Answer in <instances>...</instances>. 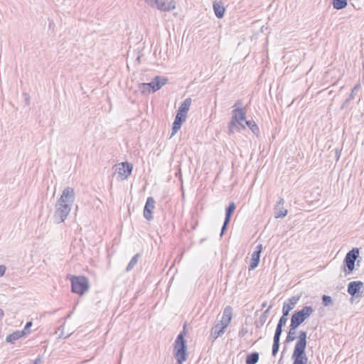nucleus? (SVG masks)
Returning a JSON list of instances; mask_svg holds the SVG:
<instances>
[{
  "label": "nucleus",
  "mask_w": 364,
  "mask_h": 364,
  "mask_svg": "<svg viewBox=\"0 0 364 364\" xmlns=\"http://www.w3.org/2000/svg\"><path fill=\"white\" fill-rule=\"evenodd\" d=\"M6 271V267L4 265H0V277L3 276Z\"/></svg>",
  "instance_id": "39"
},
{
  "label": "nucleus",
  "mask_w": 364,
  "mask_h": 364,
  "mask_svg": "<svg viewBox=\"0 0 364 364\" xmlns=\"http://www.w3.org/2000/svg\"><path fill=\"white\" fill-rule=\"evenodd\" d=\"M236 208L235 204L234 202H231L229 203L228 206L225 209V217L227 220H231L232 215Z\"/></svg>",
  "instance_id": "26"
},
{
  "label": "nucleus",
  "mask_w": 364,
  "mask_h": 364,
  "mask_svg": "<svg viewBox=\"0 0 364 364\" xmlns=\"http://www.w3.org/2000/svg\"><path fill=\"white\" fill-rule=\"evenodd\" d=\"M4 315V311L1 309H0V320H1Z\"/></svg>",
  "instance_id": "43"
},
{
  "label": "nucleus",
  "mask_w": 364,
  "mask_h": 364,
  "mask_svg": "<svg viewBox=\"0 0 364 364\" xmlns=\"http://www.w3.org/2000/svg\"><path fill=\"white\" fill-rule=\"evenodd\" d=\"M178 174L181 175V173L179 172V173H176V176H178Z\"/></svg>",
  "instance_id": "46"
},
{
  "label": "nucleus",
  "mask_w": 364,
  "mask_h": 364,
  "mask_svg": "<svg viewBox=\"0 0 364 364\" xmlns=\"http://www.w3.org/2000/svg\"><path fill=\"white\" fill-rule=\"evenodd\" d=\"M259 354L257 352H253L248 354L245 358L246 364H256L259 361Z\"/></svg>",
  "instance_id": "23"
},
{
  "label": "nucleus",
  "mask_w": 364,
  "mask_h": 364,
  "mask_svg": "<svg viewBox=\"0 0 364 364\" xmlns=\"http://www.w3.org/2000/svg\"><path fill=\"white\" fill-rule=\"evenodd\" d=\"M41 361V357H38V358H37L34 360V362H33V364H38Z\"/></svg>",
  "instance_id": "41"
},
{
  "label": "nucleus",
  "mask_w": 364,
  "mask_h": 364,
  "mask_svg": "<svg viewBox=\"0 0 364 364\" xmlns=\"http://www.w3.org/2000/svg\"><path fill=\"white\" fill-rule=\"evenodd\" d=\"M227 327L220 324L218 323L214 325V326L211 328L210 332V338L213 339V341L216 340L218 337L221 336L225 331Z\"/></svg>",
  "instance_id": "17"
},
{
  "label": "nucleus",
  "mask_w": 364,
  "mask_h": 364,
  "mask_svg": "<svg viewBox=\"0 0 364 364\" xmlns=\"http://www.w3.org/2000/svg\"><path fill=\"white\" fill-rule=\"evenodd\" d=\"M186 119V115L176 113L175 119L173 122L172 132L170 137H172L177 133V132L181 129L183 122H184Z\"/></svg>",
  "instance_id": "14"
},
{
  "label": "nucleus",
  "mask_w": 364,
  "mask_h": 364,
  "mask_svg": "<svg viewBox=\"0 0 364 364\" xmlns=\"http://www.w3.org/2000/svg\"><path fill=\"white\" fill-rule=\"evenodd\" d=\"M284 200L280 198L274 208V216L276 218H284L287 215V210L284 208Z\"/></svg>",
  "instance_id": "16"
},
{
  "label": "nucleus",
  "mask_w": 364,
  "mask_h": 364,
  "mask_svg": "<svg viewBox=\"0 0 364 364\" xmlns=\"http://www.w3.org/2000/svg\"><path fill=\"white\" fill-rule=\"evenodd\" d=\"M74 200V189L70 187L65 188L55 205V211L53 218L55 223H61L67 219Z\"/></svg>",
  "instance_id": "1"
},
{
  "label": "nucleus",
  "mask_w": 364,
  "mask_h": 364,
  "mask_svg": "<svg viewBox=\"0 0 364 364\" xmlns=\"http://www.w3.org/2000/svg\"><path fill=\"white\" fill-rule=\"evenodd\" d=\"M71 290L73 293L83 295L90 288L88 279L85 276H72Z\"/></svg>",
  "instance_id": "5"
},
{
  "label": "nucleus",
  "mask_w": 364,
  "mask_h": 364,
  "mask_svg": "<svg viewBox=\"0 0 364 364\" xmlns=\"http://www.w3.org/2000/svg\"><path fill=\"white\" fill-rule=\"evenodd\" d=\"M146 84L147 83L143 82V83H140L139 85V89L141 90V93H143V94H148L151 92L149 87L145 86V85H146Z\"/></svg>",
  "instance_id": "32"
},
{
  "label": "nucleus",
  "mask_w": 364,
  "mask_h": 364,
  "mask_svg": "<svg viewBox=\"0 0 364 364\" xmlns=\"http://www.w3.org/2000/svg\"><path fill=\"white\" fill-rule=\"evenodd\" d=\"M132 169L133 165L129 162L124 161L119 164V166L116 168V173L121 180H124L131 175Z\"/></svg>",
  "instance_id": "10"
},
{
  "label": "nucleus",
  "mask_w": 364,
  "mask_h": 364,
  "mask_svg": "<svg viewBox=\"0 0 364 364\" xmlns=\"http://www.w3.org/2000/svg\"><path fill=\"white\" fill-rule=\"evenodd\" d=\"M247 333H248V330H247V328H243V327H242V328L240 330V331H239V333H238V336H239V337L242 338V337H244V336H245Z\"/></svg>",
  "instance_id": "36"
},
{
  "label": "nucleus",
  "mask_w": 364,
  "mask_h": 364,
  "mask_svg": "<svg viewBox=\"0 0 364 364\" xmlns=\"http://www.w3.org/2000/svg\"><path fill=\"white\" fill-rule=\"evenodd\" d=\"M298 328V326H295V325H292V323H290V326H289V331L287 333V336L286 338V341L285 342L286 343H290L293 341L295 340L296 337H295V333H296V329Z\"/></svg>",
  "instance_id": "24"
},
{
  "label": "nucleus",
  "mask_w": 364,
  "mask_h": 364,
  "mask_svg": "<svg viewBox=\"0 0 364 364\" xmlns=\"http://www.w3.org/2000/svg\"><path fill=\"white\" fill-rule=\"evenodd\" d=\"M313 312L314 309L311 306H305L301 310L295 311L291 314V323L299 327Z\"/></svg>",
  "instance_id": "6"
},
{
  "label": "nucleus",
  "mask_w": 364,
  "mask_h": 364,
  "mask_svg": "<svg viewBox=\"0 0 364 364\" xmlns=\"http://www.w3.org/2000/svg\"><path fill=\"white\" fill-rule=\"evenodd\" d=\"M289 315H285V314H282V316L280 317L279 322L277 325V327L283 328V326L286 324L287 321V317Z\"/></svg>",
  "instance_id": "31"
},
{
  "label": "nucleus",
  "mask_w": 364,
  "mask_h": 364,
  "mask_svg": "<svg viewBox=\"0 0 364 364\" xmlns=\"http://www.w3.org/2000/svg\"><path fill=\"white\" fill-rule=\"evenodd\" d=\"M279 341H273V345H272V354L273 356H276L279 350Z\"/></svg>",
  "instance_id": "34"
},
{
  "label": "nucleus",
  "mask_w": 364,
  "mask_h": 364,
  "mask_svg": "<svg viewBox=\"0 0 364 364\" xmlns=\"http://www.w3.org/2000/svg\"><path fill=\"white\" fill-rule=\"evenodd\" d=\"M155 208V200L153 197H148L144 208V217L149 221L153 219L152 213Z\"/></svg>",
  "instance_id": "12"
},
{
  "label": "nucleus",
  "mask_w": 364,
  "mask_h": 364,
  "mask_svg": "<svg viewBox=\"0 0 364 364\" xmlns=\"http://www.w3.org/2000/svg\"><path fill=\"white\" fill-rule=\"evenodd\" d=\"M272 308V305H270L267 309H266L261 315L267 319L270 309Z\"/></svg>",
  "instance_id": "37"
},
{
  "label": "nucleus",
  "mask_w": 364,
  "mask_h": 364,
  "mask_svg": "<svg viewBox=\"0 0 364 364\" xmlns=\"http://www.w3.org/2000/svg\"><path fill=\"white\" fill-rule=\"evenodd\" d=\"M26 333L24 331H16L11 334H9L6 338L7 343H14L15 341L24 336Z\"/></svg>",
  "instance_id": "20"
},
{
  "label": "nucleus",
  "mask_w": 364,
  "mask_h": 364,
  "mask_svg": "<svg viewBox=\"0 0 364 364\" xmlns=\"http://www.w3.org/2000/svg\"><path fill=\"white\" fill-rule=\"evenodd\" d=\"M333 304V299L330 296L323 295L322 296V304L324 306H328Z\"/></svg>",
  "instance_id": "29"
},
{
  "label": "nucleus",
  "mask_w": 364,
  "mask_h": 364,
  "mask_svg": "<svg viewBox=\"0 0 364 364\" xmlns=\"http://www.w3.org/2000/svg\"><path fill=\"white\" fill-rule=\"evenodd\" d=\"M33 325V323L32 321H28L24 327V329L23 331H24L25 333H26V331L27 330H28Z\"/></svg>",
  "instance_id": "38"
},
{
  "label": "nucleus",
  "mask_w": 364,
  "mask_h": 364,
  "mask_svg": "<svg viewBox=\"0 0 364 364\" xmlns=\"http://www.w3.org/2000/svg\"><path fill=\"white\" fill-rule=\"evenodd\" d=\"M213 10L217 18H222L224 16L225 8L221 1L213 2Z\"/></svg>",
  "instance_id": "19"
},
{
  "label": "nucleus",
  "mask_w": 364,
  "mask_h": 364,
  "mask_svg": "<svg viewBox=\"0 0 364 364\" xmlns=\"http://www.w3.org/2000/svg\"><path fill=\"white\" fill-rule=\"evenodd\" d=\"M167 82L168 79L166 77L157 75L150 82H148L146 86L150 87L151 92H155Z\"/></svg>",
  "instance_id": "11"
},
{
  "label": "nucleus",
  "mask_w": 364,
  "mask_h": 364,
  "mask_svg": "<svg viewBox=\"0 0 364 364\" xmlns=\"http://www.w3.org/2000/svg\"><path fill=\"white\" fill-rule=\"evenodd\" d=\"M176 364H183V363H178V362H176Z\"/></svg>",
  "instance_id": "47"
},
{
  "label": "nucleus",
  "mask_w": 364,
  "mask_h": 364,
  "mask_svg": "<svg viewBox=\"0 0 364 364\" xmlns=\"http://www.w3.org/2000/svg\"><path fill=\"white\" fill-rule=\"evenodd\" d=\"M360 84H357L354 86V87L351 90V92H350L349 96L348 97V98L345 100V102L341 105L342 109H344L345 107H346L348 106V105L350 103V102L354 99L355 92L356 91H358L360 89Z\"/></svg>",
  "instance_id": "22"
},
{
  "label": "nucleus",
  "mask_w": 364,
  "mask_h": 364,
  "mask_svg": "<svg viewBox=\"0 0 364 364\" xmlns=\"http://www.w3.org/2000/svg\"><path fill=\"white\" fill-rule=\"evenodd\" d=\"M347 0H332V5L336 10H341L346 7Z\"/></svg>",
  "instance_id": "25"
},
{
  "label": "nucleus",
  "mask_w": 364,
  "mask_h": 364,
  "mask_svg": "<svg viewBox=\"0 0 364 364\" xmlns=\"http://www.w3.org/2000/svg\"><path fill=\"white\" fill-rule=\"evenodd\" d=\"M28 102H29V98H26V102H27V104L28 103Z\"/></svg>",
  "instance_id": "45"
},
{
  "label": "nucleus",
  "mask_w": 364,
  "mask_h": 364,
  "mask_svg": "<svg viewBox=\"0 0 364 364\" xmlns=\"http://www.w3.org/2000/svg\"><path fill=\"white\" fill-rule=\"evenodd\" d=\"M359 257V249L357 247L353 248L346 255L343 260V269L348 270V273L352 272L355 269V262Z\"/></svg>",
  "instance_id": "7"
},
{
  "label": "nucleus",
  "mask_w": 364,
  "mask_h": 364,
  "mask_svg": "<svg viewBox=\"0 0 364 364\" xmlns=\"http://www.w3.org/2000/svg\"><path fill=\"white\" fill-rule=\"evenodd\" d=\"M282 333V328L276 327L275 333L274 335L273 341H280V337Z\"/></svg>",
  "instance_id": "33"
},
{
  "label": "nucleus",
  "mask_w": 364,
  "mask_h": 364,
  "mask_svg": "<svg viewBox=\"0 0 364 364\" xmlns=\"http://www.w3.org/2000/svg\"><path fill=\"white\" fill-rule=\"evenodd\" d=\"M230 222V220H227V218H225L224 222H223V225L222 226L221 231H220V236H223L225 234V231L227 230V228L228 227V225H229Z\"/></svg>",
  "instance_id": "35"
},
{
  "label": "nucleus",
  "mask_w": 364,
  "mask_h": 364,
  "mask_svg": "<svg viewBox=\"0 0 364 364\" xmlns=\"http://www.w3.org/2000/svg\"><path fill=\"white\" fill-rule=\"evenodd\" d=\"M299 299V297L292 296L288 299V303H284L282 307V314H285V315H289V312L294 308Z\"/></svg>",
  "instance_id": "18"
},
{
  "label": "nucleus",
  "mask_w": 364,
  "mask_h": 364,
  "mask_svg": "<svg viewBox=\"0 0 364 364\" xmlns=\"http://www.w3.org/2000/svg\"><path fill=\"white\" fill-rule=\"evenodd\" d=\"M153 8L163 11H170L176 8L174 0H145Z\"/></svg>",
  "instance_id": "8"
},
{
  "label": "nucleus",
  "mask_w": 364,
  "mask_h": 364,
  "mask_svg": "<svg viewBox=\"0 0 364 364\" xmlns=\"http://www.w3.org/2000/svg\"><path fill=\"white\" fill-rule=\"evenodd\" d=\"M306 338L307 333L304 331H301L291 355L293 364H307L308 358L306 354Z\"/></svg>",
  "instance_id": "2"
},
{
  "label": "nucleus",
  "mask_w": 364,
  "mask_h": 364,
  "mask_svg": "<svg viewBox=\"0 0 364 364\" xmlns=\"http://www.w3.org/2000/svg\"><path fill=\"white\" fill-rule=\"evenodd\" d=\"M185 330L176 337L173 344V356L178 363H183L188 358L187 343L184 338Z\"/></svg>",
  "instance_id": "3"
},
{
  "label": "nucleus",
  "mask_w": 364,
  "mask_h": 364,
  "mask_svg": "<svg viewBox=\"0 0 364 364\" xmlns=\"http://www.w3.org/2000/svg\"><path fill=\"white\" fill-rule=\"evenodd\" d=\"M245 124L255 134H259V129L254 120H246Z\"/></svg>",
  "instance_id": "27"
},
{
  "label": "nucleus",
  "mask_w": 364,
  "mask_h": 364,
  "mask_svg": "<svg viewBox=\"0 0 364 364\" xmlns=\"http://www.w3.org/2000/svg\"><path fill=\"white\" fill-rule=\"evenodd\" d=\"M266 304H267V303H266V302H264V303L262 304V307L266 306Z\"/></svg>",
  "instance_id": "44"
},
{
  "label": "nucleus",
  "mask_w": 364,
  "mask_h": 364,
  "mask_svg": "<svg viewBox=\"0 0 364 364\" xmlns=\"http://www.w3.org/2000/svg\"><path fill=\"white\" fill-rule=\"evenodd\" d=\"M246 114L243 108H235L232 111L231 120L228 124V134H232L235 131L240 132L245 129L242 121H246Z\"/></svg>",
  "instance_id": "4"
},
{
  "label": "nucleus",
  "mask_w": 364,
  "mask_h": 364,
  "mask_svg": "<svg viewBox=\"0 0 364 364\" xmlns=\"http://www.w3.org/2000/svg\"><path fill=\"white\" fill-rule=\"evenodd\" d=\"M262 251V245L259 244L257 245L255 250L252 254V257L250 260V264L249 266V270H253L256 267H257L259 260H260V254Z\"/></svg>",
  "instance_id": "13"
},
{
  "label": "nucleus",
  "mask_w": 364,
  "mask_h": 364,
  "mask_svg": "<svg viewBox=\"0 0 364 364\" xmlns=\"http://www.w3.org/2000/svg\"><path fill=\"white\" fill-rule=\"evenodd\" d=\"M232 317V309L230 306H227L223 313L222 319L220 321V324L228 327L230 324Z\"/></svg>",
  "instance_id": "15"
},
{
  "label": "nucleus",
  "mask_w": 364,
  "mask_h": 364,
  "mask_svg": "<svg viewBox=\"0 0 364 364\" xmlns=\"http://www.w3.org/2000/svg\"><path fill=\"white\" fill-rule=\"evenodd\" d=\"M139 257H140V254L138 253V254H136L131 259L130 262H129V264L126 268L127 272H129L134 268V267L136 264Z\"/></svg>",
  "instance_id": "28"
},
{
  "label": "nucleus",
  "mask_w": 364,
  "mask_h": 364,
  "mask_svg": "<svg viewBox=\"0 0 364 364\" xmlns=\"http://www.w3.org/2000/svg\"><path fill=\"white\" fill-rule=\"evenodd\" d=\"M336 161H338L339 159V157H340V154H341V151L338 149H336Z\"/></svg>",
  "instance_id": "40"
},
{
  "label": "nucleus",
  "mask_w": 364,
  "mask_h": 364,
  "mask_svg": "<svg viewBox=\"0 0 364 364\" xmlns=\"http://www.w3.org/2000/svg\"><path fill=\"white\" fill-rule=\"evenodd\" d=\"M267 318H265L262 315L259 316V318L255 321V326L257 328H260L266 322Z\"/></svg>",
  "instance_id": "30"
},
{
  "label": "nucleus",
  "mask_w": 364,
  "mask_h": 364,
  "mask_svg": "<svg viewBox=\"0 0 364 364\" xmlns=\"http://www.w3.org/2000/svg\"><path fill=\"white\" fill-rule=\"evenodd\" d=\"M242 105V102H241V100H237V101L235 103V105H234L233 107H235L239 106V105Z\"/></svg>",
  "instance_id": "42"
},
{
  "label": "nucleus",
  "mask_w": 364,
  "mask_h": 364,
  "mask_svg": "<svg viewBox=\"0 0 364 364\" xmlns=\"http://www.w3.org/2000/svg\"><path fill=\"white\" fill-rule=\"evenodd\" d=\"M362 289H363V282L353 281L348 283L347 291L353 298L357 299L362 296Z\"/></svg>",
  "instance_id": "9"
},
{
  "label": "nucleus",
  "mask_w": 364,
  "mask_h": 364,
  "mask_svg": "<svg viewBox=\"0 0 364 364\" xmlns=\"http://www.w3.org/2000/svg\"><path fill=\"white\" fill-rule=\"evenodd\" d=\"M191 105V98L188 97L186 98L181 105L179 107L177 113L178 114H182L183 115L187 116V113L190 109V106Z\"/></svg>",
  "instance_id": "21"
}]
</instances>
